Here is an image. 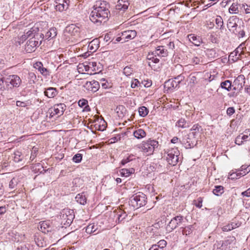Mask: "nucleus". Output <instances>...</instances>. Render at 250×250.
<instances>
[{"label":"nucleus","instance_id":"nucleus-50","mask_svg":"<svg viewBox=\"0 0 250 250\" xmlns=\"http://www.w3.org/2000/svg\"><path fill=\"white\" fill-rule=\"evenodd\" d=\"M222 229L223 231H230L233 229V227H231L230 223L223 226L222 228Z\"/></svg>","mask_w":250,"mask_h":250},{"label":"nucleus","instance_id":"nucleus-13","mask_svg":"<svg viewBox=\"0 0 250 250\" xmlns=\"http://www.w3.org/2000/svg\"><path fill=\"white\" fill-rule=\"evenodd\" d=\"M84 87L88 90L92 92H96L100 87L99 82L96 81L86 82L84 85Z\"/></svg>","mask_w":250,"mask_h":250},{"label":"nucleus","instance_id":"nucleus-34","mask_svg":"<svg viewBox=\"0 0 250 250\" xmlns=\"http://www.w3.org/2000/svg\"><path fill=\"white\" fill-rule=\"evenodd\" d=\"M231 83L230 81L226 80L221 83V86L222 88H224L228 91H230L232 86Z\"/></svg>","mask_w":250,"mask_h":250},{"label":"nucleus","instance_id":"nucleus-54","mask_svg":"<svg viewBox=\"0 0 250 250\" xmlns=\"http://www.w3.org/2000/svg\"><path fill=\"white\" fill-rule=\"evenodd\" d=\"M235 112V109L233 107H229L227 110V113L228 115L230 116Z\"/></svg>","mask_w":250,"mask_h":250},{"label":"nucleus","instance_id":"nucleus-45","mask_svg":"<svg viewBox=\"0 0 250 250\" xmlns=\"http://www.w3.org/2000/svg\"><path fill=\"white\" fill-rule=\"evenodd\" d=\"M216 23L218 27H220V28L221 29L222 26H223V21L221 17H218L215 20Z\"/></svg>","mask_w":250,"mask_h":250},{"label":"nucleus","instance_id":"nucleus-51","mask_svg":"<svg viewBox=\"0 0 250 250\" xmlns=\"http://www.w3.org/2000/svg\"><path fill=\"white\" fill-rule=\"evenodd\" d=\"M140 85L141 83L137 79H134L131 83V87L133 88H134Z\"/></svg>","mask_w":250,"mask_h":250},{"label":"nucleus","instance_id":"nucleus-8","mask_svg":"<svg viewBox=\"0 0 250 250\" xmlns=\"http://www.w3.org/2000/svg\"><path fill=\"white\" fill-rule=\"evenodd\" d=\"M39 44L38 41L35 38L30 39L25 45L24 49L26 53H30L34 52Z\"/></svg>","mask_w":250,"mask_h":250},{"label":"nucleus","instance_id":"nucleus-61","mask_svg":"<svg viewBox=\"0 0 250 250\" xmlns=\"http://www.w3.org/2000/svg\"><path fill=\"white\" fill-rule=\"evenodd\" d=\"M250 188H249L247 190H246L244 192H242V195L244 196H245L246 197H249V196H250Z\"/></svg>","mask_w":250,"mask_h":250},{"label":"nucleus","instance_id":"nucleus-31","mask_svg":"<svg viewBox=\"0 0 250 250\" xmlns=\"http://www.w3.org/2000/svg\"><path fill=\"white\" fill-rule=\"evenodd\" d=\"M176 125L181 128H186L189 126L188 123L184 118H181L176 123Z\"/></svg>","mask_w":250,"mask_h":250},{"label":"nucleus","instance_id":"nucleus-42","mask_svg":"<svg viewBox=\"0 0 250 250\" xmlns=\"http://www.w3.org/2000/svg\"><path fill=\"white\" fill-rule=\"evenodd\" d=\"M238 11L237 5L235 3H232L229 8V12L230 13H237Z\"/></svg>","mask_w":250,"mask_h":250},{"label":"nucleus","instance_id":"nucleus-60","mask_svg":"<svg viewBox=\"0 0 250 250\" xmlns=\"http://www.w3.org/2000/svg\"><path fill=\"white\" fill-rule=\"evenodd\" d=\"M102 81L103 82H104V83H102V87H103V88H104V89L107 88L109 86V83H107L106 82H105V80L104 79L102 80Z\"/></svg>","mask_w":250,"mask_h":250},{"label":"nucleus","instance_id":"nucleus-2","mask_svg":"<svg viewBox=\"0 0 250 250\" xmlns=\"http://www.w3.org/2000/svg\"><path fill=\"white\" fill-rule=\"evenodd\" d=\"M158 146V142L149 139L148 140L143 141L138 146V148L141 149L142 151L146 154V155H150L152 154L155 148Z\"/></svg>","mask_w":250,"mask_h":250},{"label":"nucleus","instance_id":"nucleus-5","mask_svg":"<svg viewBox=\"0 0 250 250\" xmlns=\"http://www.w3.org/2000/svg\"><path fill=\"white\" fill-rule=\"evenodd\" d=\"M66 109V105L64 104H55L53 107L48 109V113L49 114L50 118L55 116L59 117L62 116Z\"/></svg>","mask_w":250,"mask_h":250},{"label":"nucleus","instance_id":"nucleus-20","mask_svg":"<svg viewBox=\"0 0 250 250\" xmlns=\"http://www.w3.org/2000/svg\"><path fill=\"white\" fill-rule=\"evenodd\" d=\"M34 67L38 69L42 75L44 76L48 75L49 71L48 69L43 66L42 63L40 62H36L34 64Z\"/></svg>","mask_w":250,"mask_h":250},{"label":"nucleus","instance_id":"nucleus-18","mask_svg":"<svg viewBox=\"0 0 250 250\" xmlns=\"http://www.w3.org/2000/svg\"><path fill=\"white\" fill-rule=\"evenodd\" d=\"M137 35L135 30H127L122 32V38L124 42L128 41L129 40L134 39Z\"/></svg>","mask_w":250,"mask_h":250},{"label":"nucleus","instance_id":"nucleus-39","mask_svg":"<svg viewBox=\"0 0 250 250\" xmlns=\"http://www.w3.org/2000/svg\"><path fill=\"white\" fill-rule=\"evenodd\" d=\"M83 155L80 153H77L72 158V161L76 163H79L82 160Z\"/></svg>","mask_w":250,"mask_h":250},{"label":"nucleus","instance_id":"nucleus-59","mask_svg":"<svg viewBox=\"0 0 250 250\" xmlns=\"http://www.w3.org/2000/svg\"><path fill=\"white\" fill-rule=\"evenodd\" d=\"M149 55L148 56V59L150 60H151L152 62L155 63H157L158 62H159V59L156 58H155V56H152V57H150V58H148Z\"/></svg>","mask_w":250,"mask_h":250},{"label":"nucleus","instance_id":"nucleus-40","mask_svg":"<svg viewBox=\"0 0 250 250\" xmlns=\"http://www.w3.org/2000/svg\"><path fill=\"white\" fill-rule=\"evenodd\" d=\"M192 62L196 64L203 62V59L200 56H194L192 59Z\"/></svg>","mask_w":250,"mask_h":250},{"label":"nucleus","instance_id":"nucleus-17","mask_svg":"<svg viewBox=\"0 0 250 250\" xmlns=\"http://www.w3.org/2000/svg\"><path fill=\"white\" fill-rule=\"evenodd\" d=\"M56 3V9L62 12L68 9L69 0H57Z\"/></svg>","mask_w":250,"mask_h":250},{"label":"nucleus","instance_id":"nucleus-49","mask_svg":"<svg viewBox=\"0 0 250 250\" xmlns=\"http://www.w3.org/2000/svg\"><path fill=\"white\" fill-rule=\"evenodd\" d=\"M87 104L88 101L84 99L80 100L78 102V104L81 107L86 106Z\"/></svg>","mask_w":250,"mask_h":250},{"label":"nucleus","instance_id":"nucleus-46","mask_svg":"<svg viewBox=\"0 0 250 250\" xmlns=\"http://www.w3.org/2000/svg\"><path fill=\"white\" fill-rule=\"evenodd\" d=\"M97 63L94 62H89L87 64V69H91L92 71L95 70V67L96 66Z\"/></svg>","mask_w":250,"mask_h":250},{"label":"nucleus","instance_id":"nucleus-14","mask_svg":"<svg viewBox=\"0 0 250 250\" xmlns=\"http://www.w3.org/2000/svg\"><path fill=\"white\" fill-rule=\"evenodd\" d=\"M185 147L186 148L193 147L197 144V140L195 137L189 136L188 134L185 140L184 141Z\"/></svg>","mask_w":250,"mask_h":250},{"label":"nucleus","instance_id":"nucleus-16","mask_svg":"<svg viewBox=\"0 0 250 250\" xmlns=\"http://www.w3.org/2000/svg\"><path fill=\"white\" fill-rule=\"evenodd\" d=\"M129 5V2L128 0H119L116 5V9L124 12L128 9Z\"/></svg>","mask_w":250,"mask_h":250},{"label":"nucleus","instance_id":"nucleus-24","mask_svg":"<svg viewBox=\"0 0 250 250\" xmlns=\"http://www.w3.org/2000/svg\"><path fill=\"white\" fill-rule=\"evenodd\" d=\"M133 136L138 139H142L146 136V132L143 129H138L133 132Z\"/></svg>","mask_w":250,"mask_h":250},{"label":"nucleus","instance_id":"nucleus-33","mask_svg":"<svg viewBox=\"0 0 250 250\" xmlns=\"http://www.w3.org/2000/svg\"><path fill=\"white\" fill-rule=\"evenodd\" d=\"M134 172V169L132 168L130 169L123 168L121 169V174L122 176L128 177Z\"/></svg>","mask_w":250,"mask_h":250},{"label":"nucleus","instance_id":"nucleus-48","mask_svg":"<svg viewBox=\"0 0 250 250\" xmlns=\"http://www.w3.org/2000/svg\"><path fill=\"white\" fill-rule=\"evenodd\" d=\"M249 6H248L246 4H242V6H241V9L242 11H244L245 13L249 14L250 13V9H249Z\"/></svg>","mask_w":250,"mask_h":250},{"label":"nucleus","instance_id":"nucleus-3","mask_svg":"<svg viewBox=\"0 0 250 250\" xmlns=\"http://www.w3.org/2000/svg\"><path fill=\"white\" fill-rule=\"evenodd\" d=\"M129 202L134 208H138L146 204V197L145 194L139 192L130 197Z\"/></svg>","mask_w":250,"mask_h":250},{"label":"nucleus","instance_id":"nucleus-58","mask_svg":"<svg viewBox=\"0 0 250 250\" xmlns=\"http://www.w3.org/2000/svg\"><path fill=\"white\" fill-rule=\"evenodd\" d=\"M76 26L74 24H71L68 26L66 28V31L70 32L71 30H73L75 29Z\"/></svg>","mask_w":250,"mask_h":250},{"label":"nucleus","instance_id":"nucleus-35","mask_svg":"<svg viewBox=\"0 0 250 250\" xmlns=\"http://www.w3.org/2000/svg\"><path fill=\"white\" fill-rule=\"evenodd\" d=\"M139 115L141 117H146L148 113V109L145 106H141L139 108Z\"/></svg>","mask_w":250,"mask_h":250},{"label":"nucleus","instance_id":"nucleus-28","mask_svg":"<svg viewBox=\"0 0 250 250\" xmlns=\"http://www.w3.org/2000/svg\"><path fill=\"white\" fill-rule=\"evenodd\" d=\"M57 36V29L56 28H51L45 34V37L47 39H51L55 38Z\"/></svg>","mask_w":250,"mask_h":250},{"label":"nucleus","instance_id":"nucleus-32","mask_svg":"<svg viewBox=\"0 0 250 250\" xmlns=\"http://www.w3.org/2000/svg\"><path fill=\"white\" fill-rule=\"evenodd\" d=\"M181 229H182V233L183 235H188L191 233L193 229V226L189 225L185 228L182 227Z\"/></svg>","mask_w":250,"mask_h":250},{"label":"nucleus","instance_id":"nucleus-37","mask_svg":"<svg viewBox=\"0 0 250 250\" xmlns=\"http://www.w3.org/2000/svg\"><path fill=\"white\" fill-rule=\"evenodd\" d=\"M97 228L96 226H95L92 224H90L88 225L85 228V232L87 233L91 234L95 232Z\"/></svg>","mask_w":250,"mask_h":250},{"label":"nucleus","instance_id":"nucleus-47","mask_svg":"<svg viewBox=\"0 0 250 250\" xmlns=\"http://www.w3.org/2000/svg\"><path fill=\"white\" fill-rule=\"evenodd\" d=\"M174 80H175L176 83L179 86V83L184 80V76L182 75H178L177 77H175Z\"/></svg>","mask_w":250,"mask_h":250},{"label":"nucleus","instance_id":"nucleus-6","mask_svg":"<svg viewBox=\"0 0 250 250\" xmlns=\"http://www.w3.org/2000/svg\"><path fill=\"white\" fill-rule=\"evenodd\" d=\"M4 82L8 87L12 89L13 87H19L21 83V80L17 75H11L4 80Z\"/></svg>","mask_w":250,"mask_h":250},{"label":"nucleus","instance_id":"nucleus-44","mask_svg":"<svg viewBox=\"0 0 250 250\" xmlns=\"http://www.w3.org/2000/svg\"><path fill=\"white\" fill-rule=\"evenodd\" d=\"M132 72H133V69L131 67L126 66L124 69V73L126 76H128L130 75L132 73Z\"/></svg>","mask_w":250,"mask_h":250},{"label":"nucleus","instance_id":"nucleus-26","mask_svg":"<svg viewBox=\"0 0 250 250\" xmlns=\"http://www.w3.org/2000/svg\"><path fill=\"white\" fill-rule=\"evenodd\" d=\"M13 160L16 163H21L23 160V155L19 150L15 151L13 154Z\"/></svg>","mask_w":250,"mask_h":250},{"label":"nucleus","instance_id":"nucleus-43","mask_svg":"<svg viewBox=\"0 0 250 250\" xmlns=\"http://www.w3.org/2000/svg\"><path fill=\"white\" fill-rule=\"evenodd\" d=\"M207 54L211 58H216L218 57L215 50L214 49H208L207 50Z\"/></svg>","mask_w":250,"mask_h":250},{"label":"nucleus","instance_id":"nucleus-9","mask_svg":"<svg viewBox=\"0 0 250 250\" xmlns=\"http://www.w3.org/2000/svg\"><path fill=\"white\" fill-rule=\"evenodd\" d=\"M73 213V210L67 209H64L62 212L61 213V216L64 222V224L70 225L71 224L74 218V215Z\"/></svg>","mask_w":250,"mask_h":250},{"label":"nucleus","instance_id":"nucleus-55","mask_svg":"<svg viewBox=\"0 0 250 250\" xmlns=\"http://www.w3.org/2000/svg\"><path fill=\"white\" fill-rule=\"evenodd\" d=\"M97 41H95V40H93L92 41H91L88 44V48L89 50H95L96 48H94V47H93V44H95V42H96Z\"/></svg>","mask_w":250,"mask_h":250},{"label":"nucleus","instance_id":"nucleus-62","mask_svg":"<svg viewBox=\"0 0 250 250\" xmlns=\"http://www.w3.org/2000/svg\"><path fill=\"white\" fill-rule=\"evenodd\" d=\"M131 160L130 159V157H127L126 159H123L121 161V164L122 165H125V164H127V163L129 162Z\"/></svg>","mask_w":250,"mask_h":250},{"label":"nucleus","instance_id":"nucleus-23","mask_svg":"<svg viewBox=\"0 0 250 250\" xmlns=\"http://www.w3.org/2000/svg\"><path fill=\"white\" fill-rule=\"evenodd\" d=\"M76 201L81 205H85L86 203V197L84 192L78 194L75 197Z\"/></svg>","mask_w":250,"mask_h":250},{"label":"nucleus","instance_id":"nucleus-7","mask_svg":"<svg viewBox=\"0 0 250 250\" xmlns=\"http://www.w3.org/2000/svg\"><path fill=\"white\" fill-rule=\"evenodd\" d=\"M183 219V217L181 215H177L172 218L166 227L167 231L170 232L177 227L181 226Z\"/></svg>","mask_w":250,"mask_h":250},{"label":"nucleus","instance_id":"nucleus-1","mask_svg":"<svg viewBox=\"0 0 250 250\" xmlns=\"http://www.w3.org/2000/svg\"><path fill=\"white\" fill-rule=\"evenodd\" d=\"M107 7L108 4L106 1H97L94 5V9L91 12L90 21L97 25H100L102 22H105L109 13Z\"/></svg>","mask_w":250,"mask_h":250},{"label":"nucleus","instance_id":"nucleus-25","mask_svg":"<svg viewBox=\"0 0 250 250\" xmlns=\"http://www.w3.org/2000/svg\"><path fill=\"white\" fill-rule=\"evenodd\" d=\"M201 128V126L198 124L194 125L190 129L191 132L188 134V136L196 137L197 134L199 132Z\"/></svg>","mask_w":250,"mask_h":250},{"label":"nucleus","instance_id":"nucleus-10","mask_svg":"<svg viewBox=\"0 0 250 250\" xmlns=\"http://www.w3.org/2000/svg\"><path fill=\"white\" fill-rule=\"evenodd\" d=\"M238 19L235 16H232L229 18L228 21L227 27L229 30L235 35L237 34V22Z\"/></svg>","mask_w":250,"mask_h":250},{"label":"nucleus","instance_id":"nucleus-57","mask_svg":"<svg viewBox=\"0 0 250 250\" xmlns=\"http://www.w3.org/2000/svg\"><path fill=\"white\" fill-rule=\"evenodd\" d=\"M202 198L201 197L198 198V203L195 204V206L199 208H201L202 207Z\"/></svg>","mask_w":250,"mask_h":250},{"label":"nucleus","instance_id":"nucleus-63","mask_svg":"<svg viewBox=\"0 0 250 250\" xmlns=\"http://www.w3.org/2000/svg\"><path fill=\"white\" fill-rule=\"evenodd\" d=\"M142 84H143L144 86L146 87H149L151 85V82L149 81H144L142 82Z\"/></svg>","mask_w":250,"mask_h":250},{"label":"nucleus","instance_id":"nucleus-21","mask_svg":"<svg viewBox=\"0 0 250 250\" xmlns=\"http://www.w3.org/2000/svg\"><path fill=\"white\" fill-rule=\"evenodd\" d=\"M44 93L48 98H52L55 97L58 94V92L56 88L49 87L45 90Z\"/></svg>","mask_w":250,"mask_h":250},{"label":"nucleus","instance_id":"nucleus-22","mask_svg":"<svg viewBox=\"0 0 250 250\" xmlns=\"http://www.w3.org/2000/svg\"><path fill=\"white\" fill-rule=\"evenodd\" d=\"M164 86L165 88H167V89L169 90H172L179 87L174 79H169L166 82Z\"/></svg>","mask_w":250,"mask_h":250},{"label":"nucleus","instance_id":"nucleus-41","mask_svg":"<svg viewBox=\"0 0 250 250\" xmlns=\"http://www.w3.org/2000/svg\"><path fill=\"white\" fill-rule=\"evenodd\" d=\"M167 242L165 240H161L159 241L157 244H155L154 245H156V247H158V248L159 249H163L167 245Z\"/></svg>","mask_w":250,"mask_h":250},{"label":"nucleus","instance_id":"nucleus-11","mask_svg":"<svg viewBox=\"0 0 250 250\" xmlns=\"http://www.w3.org/2000/svg\"><path fill=\"white\" fill-rule=\"evenodd\" d=\"M248 167L249 166L246 167V166H242L241 167L240 170H238L235 172H232V173L229 174V178L231 180L237 179L242 176L245 175L250 171V169H248Z\"/></svg>","mask_w":250,"mask_h":250},{"label":"nucleus","instance_id":"nucleus-56","mask_svg":"<svg viewBox=\"0 0 250 250\" xmlns=\"http://www.w3.org/2000/svg\"><path fill=\"white\" fill-rule=\"evenodd\" d=\"M37 151V150H36V148H33V150L32 151L31 155L30 156L31 160H33L36 157Z\"/></svg>","mask_w":250,"mask_h":250},{"label":"nucleus","instance_id":"nucleus-4","mask_svg":"<svg viewBox=\"0 0 250 250\" xmlns=\"http://www.w3.org/2000/svg\"><path fill=\"white\" fill-rule=\"evenodd\" d=\"M167 161L171 166H175L179 161L180 152L177 148H172L168 150L167 152Z\"/></svg>","mask_w":250,"mask_h":250},{"label":"nucleus","instance_id":"nucleus-53","mask_svg":"<svg viewBox=\"0 0 250 250\" xmlns=\"http://www.w3.org/2000/svg\"><path fill=\"white\" fill-rule=\"evenodd\" d=\"M243 143V138H242L241 135L238 136L235 139V143L238 145H240Z\"/></svg>","mask_w":250,"mask_h":250},{"label":"nucleus","instance_id":"nucleus-52","mask_svg":"<svg viewBox=\"0 0 250 250\" xmlns=\"http://www.w3.org/2000/svg\"><path fill=\"white\" fill-rule=\"evenodd\" d=\"M231 227H233V229L239 227L241 225V223L236 220H233L230 223Z\"/></svg>","mask_w":250,"mask_h":250},{"label":"nucleus","instance_id":"nucleus-36","mask_svg":"<svg viewBox=\"0 0 250 250\" xmlns=\"http://www.w3.org/2000/svg\"><path fill=\"white\" fill-rule=\"evenodd\" d=\"M19 181V179L18 177L13 178L9 182V188L11 189L15 188Z\"/></svg>","mask_w":250,"mask_h":250},{"label":"nucleus","instance_id":"nucleus-64","mask_svg":"<svg viewBox=\"0 0 250 250\" xmlns=\"http://www.w3.org/2000/svg\"><path fill=\"white\" fill-rule=\"evenodd\" d=\"M17 250H29V249L25 245H23L18 247Z\"/></svg>","mask_w":250,"mask_h":250},{"label":"nucleus","instance_id":"nucleus-12","mask_svg":"<svg viewBox=\"0 0 250 250\" xmlns=\"http://www.w3.org/2000/svg\"><path fill=\"white\" fill-rule=\"evenodd\" d=\"M245 77L243 75L238 76L233 82L232 86L234 90L240 91L245 85Z\"/></svg>","mask_w":250,"mask_h":250},{"label":"nucleus","instance_id":"nucleus-29","mask_svg":"<svg viewBox=\"0 0 250 250\" xmlns=\"http://www.w3.org/2000/svg\"><path fill=\"white\" fill-rule=\"evenodd\" d=\"M242 49H243V50H242V52H243L242 55H244V54H245V51H247V47L246 46H245V50H244V48H243V47H242ZM238 51H237L236 52H232V53H230V55H229V58L230 59L231 57H234V56H235V59H232V60H233V61H236L237 59H239V58L240 57H241V55H242L241 53L238 54V57H237V54H238Z\"/></svg>","mask_w":250,"mask_h":250},{"label":"nucleus","instance_id":"nucleus-19","mask_svg":"<svg viewBox=\"0 0 250 250\" xmlns=\"http://www.w3.org/2000/svg\"><path fill=\"white\" fill-rule=\"evenodd\" d=\"M188 38L189 41L195 46H199L202 42L201 37L194 34H189L188 36Z\"/></svg>","mask_w":250,"mask_h":250},{"label":"nucleus","instance_id":"nucleus-15","mask_svg":"<svg viewBox=\"0 0 250 250\" xmlns=\"http://www.w3.org/2000/svg\"><path fill=\"white\" fill-rule=\"evenodd\" d=\"M168 52L164 46H159L152 52V55L163 57L167 56Z\"/></svg>","mask_w":250,"mask_h":250},{"label":"nucleus","instance_id":"nucleus-27","mask_svg":"<svg viewBox=\"0 0 250 250\" xmlns=\"http://www.w3.org/2000/svg\"><path fill=\"white\" fill-rule=\"evenodd\" d=\"M40 230L44 232H48L51 231V227L46 222H42L40 225Z\"/></svg>","mask_w":250,"mask_h":250},{"label":"nucleus","instance_id":"nucleus-30","mask_svg":"<svg viewBox=\"0 0 250 250\" xmlns=\"http://www.w3.org/2000/svg\"><path fill=\"white\" fill-rule=\"evenodd\" d=\"M212 192L214 195L218 196H220L224 192V187L222 186H215Z\"/></svg>","mask_w":250,"mask_h":250},{"label":"nucleus","instance_id":"nucleus-38","mask_svg":"<svg viewBox=\"0 0 250 250\" xmlns=\"http://www.w3.org/2000/svg\"><path fill=\"white\" fill-rule=\"evenodd\" d=\"M117 219L118 223L122 222L127 216V214L125 212L119 210L117 214Z\"/></svg>","mask_w":250,"mask_h":250}]
</instances>
